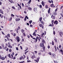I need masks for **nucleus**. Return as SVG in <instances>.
Returning <instances> with one entry per match:
<instances>
[{"instance_id": "obj_17", "label": "nucleus", "mask_w": 63, "mask_h": 63, "mask_svg": "<svg viewBox=\"0 0 63 63\" xmlns=\"http://www.w3.org/2000/svg\"><path fill=\"white\" fill-rule=\"evenodd\" d=\"M10 25L11 26H13L14 25V24H13L12 23H11Z\"/></svg>"}, {"instance_id": "obj_10", "label": "nucleus", "mask_w": 63, "mask_h": 63, "mask_svg": "<svg viewBox=\"0 0 63 63\" xmlns=\"http://www.w3.org/2000/svg\"><path fill=\"white\" fill-rule=\"evenodd\" d=\"M50 8H49L48 10V14H49V13H50Z\"/></svg>"}, {"instance_id": "obj_12", "label": "nucleus", "mask_w": 63, "mask_h": 63, "mask_svg": "<svg viewBox=\"0 0 63 63\" xmlns=\"http://www.w3.org/2000/svg\"><path fill=\"white\" fill-rule=\"evenodd\" d=\"M31 58L32 59H34V58H35V55H33V56H32V57Z\"/></svg>"}, {"instance_id": "obj_34", "label": "nucleus", "mask_w": 63, "mask_h": 63, "mask_svg": "<svg viewBox=\"0 0 63 63\" xmlns=\"http://www.w3.org/2000/svg\"><path fill=\"white\" fill-rule=\"evenodd\" d=\"M38 54L39 55H41L42 54H41V53H38Z\"/></svg>"}, {"instance_id": "obj_32", "label": "nucleus", "mask_w": 63, "mask_h": 63, "mask_svg": "<svg viewBox=\"0 0 63 63\" xmlns=\"http://www.w3.org/2000/svg\"><path fill=\"white\" fill-rule=\"evenodd\" d=\"M9 2H10V3H12V2H13V1L12 0H9Z\"/></svg>"}, {"instance_id": "obj_16", "label": "nucleus", "mask_w": 63, "mask_h": 63, "mask_svg": "<svg viewBox=\"0 0 63 63\" xmlns=\"http://www.w3.org/2000/svg\"><path fill=\"white\" fill-rule=\"evenodd\" d=\"M20 20V18H18V19H16V21H19Z\"/></svg>"}, {"instance_id": "obj_64", "label": "nucleus", "mask_w": 63, "mask_h": 63, "mask_svg": "<svg viewBox=\"0 0 63 63\" xmlns=\"http://www.w3.org/2000/svg\"><path fill=\"white\" fill-rule=\"evenodd\" d=\"M57 9H55V12H57Z\"/></svg>"}, {"instance_id": "obj_55", "label": "nucleus", "mask_w": 63, "mask_h": 63, "mask_svg": "<svg viewBox=\"0 0 63 63\" xmlns=\"http://www.w3.org/2000/svg\"><path fill=\"white\" fill-rule=\"evenodd\" d=\"M7 13H9V9H7Z\"/></svg>"}, {"instance_id": "obj_7", "label": "nucleus", "mask_w": 63, "mask_h": 63, "mask_svg": "<svg viewBox=\"0 0 63 63\" xmlns=\"http://www.w3.org/2000/svg\"><path fill=\"white\" fill-rule=\"evenodd\" d=\"M31 2V0H30L28 2V3L27 4L28 5H30V3Z\"/></svg>"}, {"instance_id": "obj_41", "label": "nucleus", "mask_w": 63, "mask_h": 63, "mask_svg": "<svg viewBox=\"0 0 63 63\" xmlns=\"http://www.w3.org/2000/svg\"><path fill=\"white\" fill-rule=\"evenodd\" d=\"M15 16V15H14L13 14H12L11 15V16H13V17H14V16Z\"/></svg>"}, {"instance_id": "obj_63", "label": "nucleus", "mask_w": 63, "mask_h": 63, "mask_svg": "<svg viewBox=\"0 0 63 63\" xmlns=\"http://www.w3.org/2000/svg\"><path fill=\"white\" fill-rule=\"evenodd\" d=\"M48 49H49V48H50V46H48Z\"/></svg>"}, {"instance_id": "obj_60", "label": "nucleus", "mask_w": 63, "mask_h": 63, "mask_svg": "<svg viewBox=\"0 0 63 63\" xmlns=\"http://www.w3.org/2000/svg\"><path fill=\"white\" fill-rule=\"evenodd\" d=\"M20 48L21 49H22V47H21V46H20Z\"/></svg>"}, {"instance_id": "obj_57", "label": "nucleus", "mask_w": 63, "mask_h": 63, "mask_svg": "<svg viewBox=\"0 0 63 63\" xmlns=\"http://www.w3.org/2000/svg\"><path fill=\"white\" fill-rule=\"evenodd\" d=\"M54 61V63H57V61Z\"/></svg>"}, {"instance_id": "obj_9", "label": "nucleus", "mask_w": 63, "mask_h": 63, "mask_svg": "<svg viewBox=\"0 0 63 63\" xmlns=\"http://www.w3.org/2000/svg\"><path fill=\"white\" fill-rule=\"evenodd\" d=\"M48 2L49 3H51V2L52 3H53V1L52 0H51V1L50 0H49Z\"/></svg>"}, {"instance_id": "obj_46", "label": "nucleus", "mask_w": 63, "mask_h": 63, "mask_svg": "<svg viewBox=\"0 0 63 63\" xmlns=\"http://www.w3.org/2000/svg\"><path fill=\"white\" fill-rule=\"evenodd\" d=\"M16 16L17 17V18H19V16H18L16 15Z\"/></svg>"}, {"instance_id": "obj_18", "label": "nucleus", "mask_w": 63, "mask_h": 63, "mask_svg": "<svg viewBox=\"0 0 63 63\" xmlns=\"http://www.w3.org/2000/svg\"><path fill=\"white\" fill-rule=\"evenodd\" d=\"M43 50H40V51H41V52H44V50H44V49H43Z\"/></svg>"}, {"instance_id": "obj_29", "label": "nucleus", "mask_w": 63, "mask_h": 63, "mask_svg": "<svg viewBox=\"0 0 63 63\" xmlns=\"http://www.w3.org/2000/svg\"><path fill=\"white\" fill-rule=\"evenodd\" d=\"M39 59H40V57H38V58H37V60L38 61H39Z\"/></svg>"}, {"instance_id": "obj_5", "label": "nucleus", "mask_w": 63, "mask_h": 63, "mask_svg": "<svg viewBox=\"0 0 63 63\" xmlns=\"http://www.w3.org/2000/svg\"><path fill=\"white\" fill-rule=\"evenodd\" d=\"M37 8H34V12H35L36 13H37Z\"/></svg>"}, {"instance_id": "obj_42", "label": "nucleus", "mask_w": 63, "mask_h": 63, "mask_svg": "<svg viewBox=\"0 0 63 63\" xmlns=\"http://www.w3.org/2000/svg\"><path fill=\"white\" fill-rule=\"evenodd\" d=\"M53 33L54 35L55 34V31H53Z\"/></svg>"}, {"instance_id": "obj_59", "label": "nucleus", "mask_w": 63, "mask_h": 63, "mask_svg": "<svg viewBox=\"0 0 63 63\" xmlns=\"http://www.w3.org/2000/svg\"><path fill=\"white\" fill-rule=\"evenodd\" d=\"M13 36H16V33H14Z\"/></svg>"}, {"instance_id": "obj_50", "label": "nucleus", "mask_w": 63, "mask_h": 63, "mask_svg": "<svg viewBox=\"0 0 63 63\" xmlns=\"http://www.w3.org/2000/svg\"><path fill=\"white\" fill-rule=\"evenodd\" d=\"M42 10L43 12H44V11H45V9H42Z\"/></svg>"}, {"instance_id": "obj_31", "label": "nucleus", "mask_w": 63, "mask_h": 63, "mask_svg": "<svg viewBox=\"0 0 63 63\" xmlns=\"http://www.w3.org/2000/svg\"><path fill=\"white\" fill-rule=\"evenodd\" d=\"M26 48H27L26 50H25V51H26L27 50H28V48L27 47H26Z\"/></svg>"}, {"instance_id": "obj_43", "label": "nucleus", "mask_w": 63, "mask_h": 63, "mask_svg": "<svg viewBox=\"0 0 63 63\" xmlns=\"http://www.w3.org/2000/svg\"><path fill=\"white\" fill-rule=\"evenodd\" d=\"M61 45H60V46H59V48H61Z\"/></svg>"}, {"instance_id": "obj_22", "label": "nucleus", "mask_w": 63, "mask_h": 63, "mask_svg": "<svg viewBox=\"0 0 63 63\" xmlns=\"http://www.w3.org/2000/svg\"><path fill=\"white\" fill-rule=\"evenodd\" d=\"M43 2H43V1H42V2L41 4H42V5H43V6H44V3Z\"/></svg>"}, {"instance_id": "obj_48", "label": "nucleus", "mask_w": 63, "mask_h": 63, "mask_svg": "<svg viewBox=\"0 0 63 63\" xmlns=\"http://www.w3.org/2000/svg\"><path fill=\"white\" fill-rule=\"evenodd\" d=\"M9 50V48H7L6 49V51H8V50Z\"/></svg>"}, {"instance_id": "obj_52", "label": "nucleus", "mask_w": 63, "mask_h": 63, "mask_svg": "<svg viewBox=\"0 0 63 63\" xmlns=\"http://www.w3.org/2000/svg\"><path fill=\"white\" fill-rule=\"evenodd\" d=\"M2 58V57L1 55H0V59H1Z\"/></svg>"}, {"instance_id": "obj_26", "label": "nucleus", "mask_w": 63, "mask_h": 63, "mask_svg": "<svg viewBox=\"0 0 63 63\" xmlns=\"http://www.w3.org/2000/svg\"><path fill=\"white\" fill-rule=\"evenodd\" d=\"M12 9H13L14 10H16V8L14 6H12Z\"/></svg>"}, {"instance_id": "obj_23", "label": "nucleus", "mask_w": 63, "mask_h": 63, "mask_svg": "<svg viewBox=\"0 0 63 63\" xmlns=\"http://www.w3.org/2000/svg\"><path fill=\"white\" fill-rule=\"evenodd\" d=\"M5 58L2 57V58L1 59L2 60H5Z\"/></svg>"}, {"instance_id": "obj_19", "label": "nucleus", "mask_w": 63, "mask_h": 63, "mask_svg": "<svg viewBox=\"0 0 63 63\" xmlns=\"http://www.w3.org/2000/svg\"><path fill=\"white\" fill-rule=\"evenodd\" d=\"M42 17H41L40 18H39V20L40 21H41V20H42Z\"/></svg>"}, {"instance_id": "obj_8", "label": "nucleus", "mask_w": 63, "mask_h": 63, "mask_svg": "<svg viewBox=\"0 0 63 63\" xmlns=\"http://www.w3.org/2000/svg\"><path fill=\"white\" fill-rule=\"evenodd\" d=\"M54 40L55 41V42L57 43V40L56 39V37H55L54 38Z\"/></svg>"}, {"instance_id": "obj_14", "label": "nucleus", "mask_w": 63, "mask_h": 63, "mask_svg": "<svg viewBox=\"0 0 63 63\" xmlns=\"http://www.w3.org/2000/svg\"><path fill=\"white\" fill-rule=\"evenodd\" d=\"M8 47H9L10 48H13V47L11 46L8 45Z\"/></svg>"}, {"instance_id": "obj_51", "label": "nucleus", "mask_w": 63, "mask_h": 63, "mask_svg": "<svg viewBox=\"0 0 63 63\" xmlns=\"http://www.w3.org/2000/svg\"><path fill=\"white\" fill-rule=\"evenodd\" d=\"M27 62H31L30 60H28L27 61Z\"/></svg>"}, {"instance_id": "obj_53", "label": "nucleus", "mask_w": 63, "mask_h": 63, "mask_svg": "<svg viewBox=\"0 0 63 63\" xmlns=\"http://www.w3.org/2000/svg\"><path fill=\"white\" fill-rule=\"evenodd\" d=\"M26 7H27V8H30V6H26Z\"/></svg>"}, {"instance_id": "obj_54", "label": "nucleus", "mask_w": 63, "mask_h": 63, "mask_svg": "<svg viewBox=\"0 0 63 63\" xmlns=\"http://www.w3.org/2000/svg\"><path fill=\"white\" fill-rule=\"evenodd\" d=\"M60 51H61V52H63V50H62L61 49V50H60Z\"/></svg>"}, {"instance_id": "obj_2", "label": "nucleus", "mask_w": 63, "mask_h": 63, "mask_svg": "<svg viewBox=\"0 0 63 63\" xmlns=\"http://www.w3.org/2000/svg\"><path fill=\"white\" fill-rule=\"evenodd\" d=\"M16 40H17V42H19L20 41V39L19 37H18V36L16 37Z\"/></svg>"}, {"instance_id": "obj_62", "label": "nucleus", "mask_w": 63, "mask_h": 63, "mask_svg": "<svg viewBox=\"0 0 63 63\" xmlns=\"http://www.w3.org/2000/svg\"><path fill=\"white\" fill-rule=\"evenodd\" d=\"M22 7H24V4H23V3H22Z\"/></svg>"}, {"instance_id": "obj_20", "label": "nucleus", "mask_w": 63, "mask_h": 63, "mask_svg": "<svg viewBox=\"0 0 63 63\" xmlns=\"http://www.w3.org/2000/svg\"><path fill=\"white\" fill-rule=\"evenodd\" d=\"M7 48V46H6L5 47H4V48H3V49L5 50H6Z\"/></svg>"}, {"instance_id": "obj_25", "label": "nucleus", "mask_w": 63, "mask_h": 63, "mask_svg": "<svg viewBox=\"0 0 63 63\" xmlns=\"http://www.w3.org/2000/svg\"><path fill=\"white\" fill-rule=\"evenodd\" d=\"M34 61H36V62H37V63H38V62L39 61H38V60H34Z\"/></svg>"}, {"instance_id": "obj_24", "label": "nucleus", "mask_w": 63, "mask_h": 63, "mask_svg": "<svg viewBox=\"0 0 63 63\" xmlns=\"http://www.w3.org/2000/svg\"><path fill=\"white\" fill-rule=\"evenodd\" d=\"M21 32H24V30L23 29H22L21 30Z\"/></svg>"}, {"instance_id": "obj_38", "label": "nucleus", "mask_w": 63, "mask_h": 63, "mask_svg": "<svg viewBox=\"0 0 63 63\" xmlns=\"http://www.w3.org/2000/svg\"><path fill=\"white\" fill-rule=\"evenodd\" d=\"M16 49L17 50H18V48L17 47H16Z\"/></svg>"}, {"instance_id": "obj_1", "label": "nucleus", "mask_w": 63, "mask_h": 63, "mask_svg": "<svg viewBox=\"0 0 63 63\" xmlns=\"http://www.w3.org/2000/svg\"><path fill=\"white\" fill-rule=\"evenodd\" d=\"M40 46L41 47H42L43 48L44 50L46 49V48H45V47L44 46V43H41L40 45Z\"/></svg>"}, {"instance_id": "obj_47", "label": "nucleus", "mask_w": 63, "mask_h": 63, "mask_svg": "<svg viewBox=\"0 0 63 63\" xmlns=\"http://www.w3.org/2000/svg\"><path fill=\"white\" fill-rule=\"evenodd\" d=\"M63 8V5L62 6H61V8H60V9L61 10V9H62V8Z\"/></svg>"}, {"instance_id": "obj_58", "label": "nucleus", "mask_w": 63, "mask_h": 63, "mask_svg": "<svg viewBox=\"0 0 63 63\" xmlns=\"http://www.w3.org/2000/svg\"><path fill=\"white\" fill-rule=\"evenodd\" d=\"M48 54H49V55H51V52H48Z\"/></svg>"}, {"instance_id": "obj_4", "label": "nucleus", "mask_w": 63, "mask_h": 63, "mask_svg": "<svg viewBox=\"0 0 63 63\" xmlns=\"http://www.w3.org/2000/svg\"><path fill=\"white\" fill-rule=\"evenodd\" d=\"M24 58L23 57V56H21V57H20V58L19 59V60H21L22 59H23V60H24Z\"/></svg>"}, {"instance_id": "obj_30", "label": "nucleus", "mask_w": 63, "mask_h": 63, "mask_svg": "<svg viewBox=\"0 0 63 63\" xmlns=\"http://www.w3.org/2000/svg\"><path fill=\"white\" fill-rule=\"evenodd\" d=\"M39 7L41 9H42V5H39Z\"/></svg>"}, {"instance_id": "obj_36", "label": "nucleus", "mask_w": 63, "mask_h": 63, "mask_svg": "<svg viewBox=\"0 0 63 63\" xmlns=\"http://www.w3.org/2000/svg\"><path fill=\"white\" fill-rule=\"evenodd\" d=\"M52 45H53V46L54 45V42L53 41L52 42Z\"/></svg>"}, {"instance_id": "obj_33", "label": "nucleus", "mask_w": 63, "mask_h": 63, "mask_svg": "<svg viewBox=\"0 0 63 63\" xmlns=\"http://www.w3.org/2000/svg\"><path fill=\"white\" fill-rule=\"evenodd\" d=\"M28 9H29V10H30V11H31V10L32 9L30 7Z\"/></svg>"}, {"instance_id": "obj_28", "label": "nucleus", "mask_w": 63, "mask_h": 63, "mask_svg": "<svg viewBox=\"0 0 63 63\" xmlns=\"http://www.w3.org/2000/svg\"><path fill=\"white\" fill-rule=\"evenodd\" d=\"M43 26V25L42 24H39V26L40 27H41L42 26Z\"/></svg>"}, {"instance_id": "obj_21", "label": "nucleus", "mask_w": 63, "mask_h": 63, "mask_svg": "<svg viewBox=\"0 0 63 63\" xmlns=\"http://www.w3.org/2000/svg\"><path fill=\"white\" fill-rule=\"evenodd\" d=\"M23 36L24 37H25V36H26V35L25 34V33L24 32H23Z\"/></svg>"}, {"instance_id": "obj_37", "label": "nucleus", "mask_w": 63, "mask_h": 63, "mask_svg": "<svg viewBox=\"0 0 63 63\" xmlns=\"http://www.w3.org/2000/svg\"><path fill=\"white\" fill-rule=\"evenodd\" d=\"M42 42H43L44 43H45V40H44L43 39V40H42Z\"/></svg>"}, {"instance_id": "obj_56", "label": "nucleus", "mask_w": 63, "mask_h": 63, "mask_svg": "<svg viewBox=\"0 0 63 63\" xmlns=\"http://www.w3.org/2000/svg\"><path fill=\"white\" fill-rule=\"evenodd\" d=\"M44 34H45L43 32L42 33V35L43 36V35H44Z\"/></svg>"}, {"instance_id": "obj_45", "label": "nucleus", "mask_w": 63, "mask_h": 63, "mask_svg": "<svg viewBox=\"0 0 63 63\" xmlns=\"http://www.w3.org/2000/svg\"><path fill=\"white\" fill-rule=\"evenodd\" d=\"M26 21V18H25L24 19V21Z\"/></svg>"}, {"instance_id": "obj_39", "label": "nucleus", "mask_w": 63, "mask_h": 63, "mask_svg": "<svg viewBox=\"0 0 63 63\" xmlns=\"http://www.w3.org/2000/svg\"><path fill=\"white\" fill-rule=\"evenodd\" d=\"M28 52V51H27L26 52H25L24 54H26V53H27V52Z\"/></svg>"}, {"instance_id": "obj_61", "label": "nucleus", "mask_w": 63, "mask_h": 63, "mask_svg": "<svg viewBox=\"0 0 63 63\" xmlns=\"http://www.w3.org/2000/svg\"><path fill=\"white\" fill-rule=\"evenodd\" d=\"M1 32L2 33V34H3V35H4L5 34H4V33H3V32L2 31Z\"/></svg>"}, {"instance_id": "obj_13", "label": "nucleus", "mask_w": 63, "mask_h": 63, "mask_svg": "<svg viewBox=\"0 0 63 63\" xmlns=\"http://www.w3.org/2000/svg\"><path fill=\"white\" fill-rule=\"evenodd\" d=\"M53 15L54 16H55V15H57V13L55 12H54L53 13Z\"/></svg>"}, {"instance_id": "obj_49", "label": "nucleus", "mask_w": 63, "mask_h": 63, "mask_svg": "<svg viewBox=\"0 0 63 63\" xmlns=\"http://www.w3.org/2000/svg\"><path fill=\"white\" fill-rule=\"evenodd\" d=\"M9 50V52H11V51H12V49H10Z\"/></svg>"}, {"instance_id": "obj_27", "label": "nucleus", "mask_w": 63, "mask_h": 63, "mask_svg": "<svg viewBox=\"0 0 63 63\" xmlns=\"http://www.w3.org/2000/svg\"><path fill=\"white\" fill-rule=\"evenodd\" d=\"M8 56L10 58H11V55L10 54H9L8 55Z\"/></svg>"}, {"instance_id": "obj_35", "label": "nucleus", "mask_w": 63, "mask_h": 63, "mask_svg": "<svg viewBox=\"0 0 63 63\" xmlns=\"http://www.w3.org/2000/svg\"><path fill=\"white\" fill-rule=\"evenodd\" d=\"M25 17L26 18H27L28 19V17H27V16H26Z\"/></svg>"}, {"instance_id": "obj_44", "label": "nucleus", "mask_w": 63, "mask_h": 63, "mask_svg": "<svg viewBox=\"0 0 63 63\" xmlns=\"http://www.w3.org/2000/svg\"><path fill=\"white\" fill-rule=\"evenodd\" d=\"M0 13H1V14H3V11H0Z\"/></svg>"}, {"instance_id": "obj_11", "label": "nucleus", "mask_w": 63, "mask_h": 63, "mask_svg": "<svg viewBox=\"0 0 63 63\" xmlns=\"http://www.w3.org/2000/svg\"><path fill=\"white\" fill-rule=\"evenodd\" d=\"M34 36H36V34L35 33V32H34L32 34Z\"/></svg>"}, {"instance_id": "obj_3", "label": "nucleus", "mask_w": 63, "mask_h": 63, "mask_svg": "<svg viewBox=\"0 0 63 63\" xmlns=\"http://www.w3.org/2000/svg\"><path fill=\"white\" fill-rule=\"evenodd\" d=\"M55 57V55L54 54H52L51 56V58H54Z\"/></svg>"}, {"instance_id": "obj_6", "label": "nucleus", "mask_w": 63, "mask_h": 63, "mask_svg": "<svg viewBox=\"0 0 63 63\" xmlns=\"http://www.w3.org/2000/svg\"><path fill=\"white\" fill-rule=\"evenodd\" d=\"M54 23L56 24H57L58 23V22L57 20H56L54 22Z\"/></svg>"}, {"instance_id": "obj_40", "label": "nucleus", "mask_w": 63, "mask_h": 63, "mask_svg": "<svg viewBox=\"0 0 63 63\" xmlns=\"http://www.w3.org/2000/svg\"><path fill=\"white\" fill-rule=\"evenodd\" d=\"M32 20H30V21H29L30 23V24H31V23H32Z\"/></svg>"}, {"instance_id": "obj_15", "label": "nucleus", "mask_w": 63, "mask_h": 63, "mask_svg": "<svg viewBox=\"0 0 63 63\" xmlns=\"http://www.w3.org/2000/svg\"><path fill=\"white\" fill-rule=\"evenodd\" d=\"M12 17H11V18H9V21H11L12 20Z\"/></svg>"}]
</instances>
